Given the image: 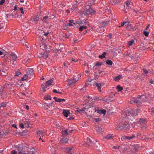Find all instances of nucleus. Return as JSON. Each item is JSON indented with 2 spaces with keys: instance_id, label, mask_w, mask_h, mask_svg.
<instances>
[{
  "instance_id": "1",
  "label": "nucleus",
  "mask_w": 154,
  "mask_h": 154,
  "mask_svg": "<svg viewBox=\"0 0 154 154\" xmlns=\"http://www.w3.org/2000/svg\"><path fill=\"white\" fill-rule=\"evenodd\" d=\"M138 110L136 109V110L133 112V114H131L132 112H129L128 111H127L126 112H125L122 115V117L125 119H126L127 120H131L132 119L136 116L138 114Z\"/></svg>"
},
{
  "instance_id": "2",
  "label": "nucleus",
  "mask_w": 154,
  "mask_h": 154,
  "mask_svg": "<svg viewBox=\"0 0 154 154\" xmlns=\"http://www.w3.org/2000/svg\"><path fill=\"white\" fill-rule=\"evenodd\" d=\"M147 95H146V96H141L140 97H137L136 98L133 97L131 99V104L136 103L137 104H139L141 103L142 101H148L146 100V99L147 98Z\"/></svg>"
},
{
  "instance_id": "3",
  "label": "nucleus",
  "mask_w": 154,
  "mask_h": 154,
  "mask_svg": "<svg viewBox=\"0 0 154 154\" xmlns=\"http://www.w3.org/2000/svg\"><path fill=\"white\" fill-rule=\"evenodd\" d=\"M130 126L128 122L123 121L122 123H119L116 128V129L121 130L123 129L127 130L130 128Z\"/></svg>"
},
{
  "instance_id": "4",
  "label": "nucleus",
  "mask_w": 154,
  "mask_h": 154,
  "mask_svg": "<svg viewBox=\"0 0 154 154\" xmlns=\"http://www.w3.org/2000/svg\"><path fill=\"white\" fill-rule=\"evenodd\" d=\"M88 9L86 8V9L82 12L81 13V15L84 14L85 15H87L88 16H90L95 13V11L92 9L90 6L89 5H88Z\"/></svg>"
},
{
  "instance_id": "5",
  "label": "nucleus",
  "mask_w": 154,
  "mask_h": 154,
  "mask_svg": "<svg viewBox=\"0 0 154 154\" xmlns=\"http://www.w3.org/2000/svg\"><path fill=\"white\" fill-rule=\"evenodd\" d=\"M37 138H38L39 140H42L43 142H45L44 138L45 137V133L43 131H39L37 132Z\"/></svg>"
},
{
  "instance_id": "6",
  "label": "nucleus",
  "mask_w": 154,
  "mask_h": 154,
  "mask_svg": "<svg viewBox=\"0 0 154 154\" xmlns=\"http://www.w3.org/2000/svg\"><path fill=\"white\" fill-rule=\"evenodd\" d=\"M10 63L14 65H15L17 64L16 59L17 56L16 54L13 53H11L9 54Z\"/></svg>"
},
{
  "instance_id": "7",
  "label": "nucleus",
  "mask_w": 154,
  "mask_h": 154,
  "mask_svg": "<svg viewBox=\"0 0 154 154\" xmlns=\"http://www.w3.org/2000/svg\"><path fill=\"white\" fill-rule=\"evenodd\" d=\"M8 74L7 71L5 66L2 64H0V75L5 76Z\"/></svg>"
},
{
  "instance_id": "8",
  "label": "nucleus",
  "mask_w": 154,
  "mask_h": 154,
  "mask_svg": "<svg viewBox=\"0 0 154 154\" xmlns=\"http://www.w3.org/2000/svg\"><path fill=\"white\" fill-rule=\"evenodd\" d=\"M39 20L38 17L36 16L31 18L29 20V23L31 24L35 25L37 23Z\"/></svg>"
},
{
  "instance_id": "9",
  "label": "nucleus",
  "mask_w": 154,
  "mask_h": 154,
  "mask_svg": "<svg viewBox=\"0 0 154 154\" xmlns=\"http://www.w3.org/2000/svg\"><path fill=\"white\" fill-rule=\"evenodd\" d=\"M85 22H82V21H77L76 22V24H78L80 27L79 28V30L80 31H82L83 29H86L87 28L86 26H84L82 25L84 24Z\"/></svg>"
},
{
  "instance_id": "10",
  "label": "nucleus",
  "mask_w": 154,
  "mask_h": 154,
  "mask_svg": "<svg viewBox=\"0 0 154 154\" xmlns=\"http://www.w3.org/2000/svg\"><path fill=\"white\" fill-rule=\"evenodd\" d=\"M100 25L101 28H104L109 24V21H106L104 20H101L100 21Z\"/></svg>"
},
{
  "instance_id": "11",
  "label": "nucleus",
  "mask_w": 154,
  "mask_h": 154,
  "mask_svg": "<svg viewBox=\"0 0 154 154\" xmlns=\"http://www.w3.org/2000/svg\"><path fill=\"white\" fill-rule=\"evenodd\" d=\"M139 122L141 125L142 129L144 130L146 128V126L145 125V121L143 119H140Z\"/></svg>"
},
{
  "instance_id": "12",
  "label": "nucleus",
  "mask_w": 154,
  "mask_h": 154,
  "mask_svg": "<svg viewBox=\"0 0 154 154\" xmlns=\"http://www.w3.org/2000/svg\"><path fill=\"white\" fill-rule=\"evenodd\" d=\"M50 153L51 154H55L56 151V148L54 146L51 145L50 146L49 148Z\"/></svg>"
},
{
  "instance_id": "13",
  "label": "nucleus",
  "mask_w": 154,
  "mask_h": 154,
  "mask_svg": "<svg viewBox=\"0 0 154 154\" xmlns=\"http://www.w3.org/2000/svg\"><path fill=\"white\" fill-rule=\"evenodd\" d=\"M78 80V79H77L75 77H73L72 78L69 79L68 82L71 84H74Z\"/></svg>"
},
{
  "instance_id": "14",
  "label": "nucleus",
  "mask_w": 154,
  "mask_h": 154,
  "mask_svg": "<svg viewBox=\"0 0 154 154\" xmlns=\"http://www.w3.org/2000/svg\"><path fill=\"white\" fill-rule=\"evenodd\" d=\"M33 72L34 70L33 69H28V71L27 72V74L28 76L32 75L34 74Z\"/></svg>"
},
{
  "instance_id": "15",
  "label": "nucleus",
  "mask_w": 154,
  "mask_h": 154,
  "mask_svg": "<svg viewBox=\"0 0 154 154\" xmlns=\"http://www.w3.org/2000/svg\"><path fill=\"white\" fill-rule=\"evenodd\" d=\"M144 73H145L146 75L149 76V75H151V74H152V72L150 70H147L146 69H143Z\"/></svg>"
},
{
  "instance_id": "16",
  "label": "nucleus",
  "mask_w": 154,
  "mask_h": 154,
  "mask_svg": "<svg viewBox=\"0 0 154 154\" xmlns=\"http://www.w3.org/2000/svg\"><path fill=\"white\" fill-rule=\"evenodd\" d=\"M135 137V136L134 135H132V136H124L121 138V139L122 140H123V139H127L128 140H130L131 139H132L134 137Z\"/></svg>"
},
{
  "instance_id": "17",
  "label": "nucleus",
  "mask_w": 154,
  "mask_h": 154,
  "mask_svg": "<svg viewBox=\"0 0 154 154\" xmlns=\"http://www.w3.org/2000/svg\"><path fill=\"white\" fill-rule=\"evenodd\" d=\"M73 147L69 148L67 147L65 149V151L68 154H72V149Z\"/></svg>"
},
{
  "instance_id": "18",
  "label": "nucleus",
  "mask_w": 154,
  "mask_h": 154,
  "mask_svg": "<svg viewBox=\"0 0 154 154\" xmlns=\"http://www.w3.org/2000/svg\"><path fill=\"white\" fill-rule=\"evenodd\" d=\"M50 20L49 17L48 16H45L43 17L42 20L45 23H48L49 22Z\"/></svg>"
},
{
  "instance_id": "19",
  "label": "nucleus",
  "mask_w": 154,
  "mask_h": 154,
  "mask_svg": "<svg viewBox=\"0 0 154 154\" xmlns=\"http://www.w3.org/2000/svg\"><path fill=\"white\" fill-rule=\"evenodd\" d=\"M67 132V131L65 129L64 130H63L62 131V137L64 138L66 136L68 135Z\"/></svg>"
},
{
  "instance_id": "20",
  "label": "nucleus",
  "mask_w": 154,
  "mask_h": 154,
  "mask_svg": "<svg viewBox=\"0 0 154 154\" xmlns=\"http://www.w3.org/2000/svg\"><path fill=\"white\" fill-rule=\"evenodd\" d=\"M68 139L64 138H62L60 140V142L62 143L66 144L68 143Z\"/></svg>"
},
{
  "instance_id": "21",
  "label": "nucleus",
  "mask_w": 154,
  "mask_h": 154,
  "mask_svg": "<svg viewBox=\"0 0 154 154\" xmlns=\"http://www.w3.org/2000/svg\"><path fill=\"white\" fill-rule=\"evenodd\" d=\"M97 112L100 114H103L105 115L106 113V111L105 109L97 110Z\"/></svg>"
},
{
  "instance_id": "22",
  "label": "nucleus",
  "mask_w": 154,
  "mask_h": 154,
  "mask_svg": "<svg viewBox=\"0 0 154 154\" xmlns=\"http://www.w3.org/2000/svg\"><path fill=\"white\" fill-rule=\"evenodd\" d=\"M76 22H75V23L73 22V20H69V23L67 25H69V26H73L75 24H76Z\"/></svg>"
},
{
  "instance_id": "23",
  "label": "nucleus",
  "mask_w": 154,
  "mask_h": 154,
  "mask_svg": "<svg viewBox=\"0 0 154 154\" xmlns=\"http://www.w3.org/2000/svg\"><path fill=\"white\" fill-rule=\"evenodd\" d=\"M154 137L153 134H149L147 135V140H151Z\"/></svg>"
},
{
  "instance_id": "24",
  "label": "nucleus",
  "mask_w": 154,
  "mask_h": 154,
  "mask_svg": "<svg viewBox=\"0 0 154 154\" xmlns=\"http://www.w3.org/2000/svg\"><path fill=\"white\" fill-rule=\"evenodd\" d=\"M6 103L3 102L2 103L0 104V109H2V108H4L5 107H6Z\"/></svg>"
},
{
  "instance_id": "25",
  "label": "nucleus",
  "mask_w": 154,
  "mask_h": 154,
  "mask_svg": "<svg viewBox=\"0 0 154 154\" xmlns=\"http://www.w3.org/2000/svg\"><path fill=\"white\" fill-rule=\"evenodd\" d=\"M113 136L112 134H108L106 137H105L104 138L107 140H109L112 138Z\"/></svg>"
},
{
  "instance_id": "26",
  "label": "nucleus",
  "mask_w": 154,
  "mask_h": 154,
  "mask_svg": "<svg viewBox=\"0 0 154 154\" xmlns=\"http://www.w3.org/2000/svg\"><path fill=\"white\" fill-rule=\"evenodd\" d=\"M47 87V85H46L42 84L41 85V88L43 90V91L45 92V88Z\"/></svg>"
},
{
  "instance_id": "27",
  "label": "nucleus",
  "mask_w": 154,
  "mask_h": 154,
  "mask_svg": "<svg viewBox=\"0 0 154 154\" xmlns=\"http://www.w3.org/2000/svg\"><path fill=\"white\" fill-rule=\"evenodd\" d=\"M68 113H69V111L64 110L63 112V114L64 116L67 117L68 116Z\"/></svg>"
},
{
  "instance_id": "28",
  "label": "nucleus",
  "mask_w": 154,
  "mask_h": 154,
  "mask_svg": "<svg viewBox=\"0 0 154 154\" xmlns=\"http://www.w3.org/2000/svg\"><path fill=\"white\" fill-rule=\"evenodd\" d=\"M53 79H51L50 80H49L48 81H47L46 82V84L48 85V86H49L50 85H51L52 82L53 81Z\"/></svg>"
},
{
  "instance_id": "29",
  "label": "nucleus",
  "mask_w": 154,
  "mask_h": 154,
  "mask_svg": "<svg viewBox=\"0 0 154 154\" xmlns=\"http://www.w3.org/2000/svg\"><path fill=\"white\" fill-rule=\"evenodd\" d=\"M118 1L117 0H111L110 3L113 5H115L118 3Z\"/></svg>"
},
{
  "instance_id": "30",
  "label": "nucleus",
  "mask_w": 154,
  "mask_h": 154,
  "mask_svg": "<svg viewBox=\"0 0 154 154\" xmlns=\"http://www.w3.org/2000/svg\"><path fill=\"white\" fill-rule=\"evenodd\" d=\"M28 75L27 74H25L23 76V77L21 78V80L22 81H25L26 80V79H27L28 78Z\"/></svg>"
},
{
  "instance_id": "31",
  "label": "nucleus",
  "mask_w": 154,
  "mask_h": 154,
  "mask_svg": "<svg viewBox=\"0 0 154 154\" xmlns=\"http://www.w3.org/2000/svg\"><path fill=\"white\" fill-rule=\"evenodd\" d=\"M23 123L25 128H28L30 126V124L27 122H25Z\"/></svg>"
},
{
  "instance_id": "32",
  "label": "nucleus",
  "mask_w": 154,
  "mask_h": 154,
  "mask_svg": "<svg viewBox=\"0 0 154 154\" xmlns=\"http://www.w3.org/2000/svg\"><path fill=\"white\" fill-rule=\"evenodd\" d=\"M97 132L98 133H101L103 132V130L100 127H98L97 129Z\"/></svg>"
},
{
  "instance_id": "33",
  "label": "nucleus",
  "mask_w": 154,
  "mask_h": 154,
  "mask_svg": "<svg viewBox=\"0 0 154 154\" xmlns=\"http://www.w3.org/2000/svg\"><path fill=\"white\" fill-rule=\"evenodd\" d=\"M122 75H119L118 76H117L115 77L114 80L115 81L119 80L122 78Z\"/></svg>"
},
{
  "instance_id": "34",
  "label": "nucleus",
  "mask_w": 154,
  "mask_h": 154,
  "mask_svg": "<svg viewBox=\"0 0 154 154\" xmlns=\"http://www.w3.org/2000/svg\"><path fill=\"white\" fill-rule=\"evenodd\" d=\"M86 108H83L82 109H78L76 111L77 112L80 113L84 111L85 110Z\"/></svg>"
},
{
  "instance_id": "35",
  "label": "nucleus",
  "mask_w": 154,
  "mask_h": 154,
  "mask_svg": "<svg viewBox=\"0 0 154 154\" xmlns=\"http://www.w3.org/2000/svg\"><path fill=\"white\" fill-rule=\"evenodd\" d=\"M106 63L108 65L111 66L112 65L113 63L111 60H106Z\"/></svg>"
},
{
  "instance_id": "36",
  "label": "nucleus",
  "mask_w": 154,
  "mask_h": 154,
  "mask_svg": "<svg viewBox=\"0 0 154 154\" xmlns=\"http://www.w3.org/2000/svg\"><path fill=\"white\" fill-rule=\"evenodd\" d=\"M134 41L133 40H131L128 42V46H130L134 44Z\"/></svg>"
},
{
  "instance_id": "37",
  "label": "nucleus",
  "mask_w": 154,
  "mask_h": 154,
  "mask_svg": "<svg viewBox=\"0 0 154 154\" xmlns=\"http://www.w3.org/2000/svg\"><path fill=\"white\" fill-rule=\"evenodd\" d=\"M132 4V3L131 2H129V1H127L125 4V5L124 6H128V5H131V4Z\"/></svg>"
},
{
  "instance_id": "38",
  "label": "nucleus",
  "mask_w": 154,
  "mask_h": 154,
  "mask_svg": "<svg viewBox=\"0 0 154 154\" xmlns=\"http://www.w3.org/2000/svg\"><path fill=\"white\" fill-rule=\"evenodd\" d=\"M106 54L105 52H104L101 55H100L99 56V57L101 59L104 58L105 57V55Z\"/></svg>"
},
{
  "instance_id": "39",
  "label": "nucleus",
  "mask_w": 154,
  "mask_h": 154,
  "mask_svg": "<svg viewBox=\"0 0 154 154\" xmlns=\"http://www.w3.org/2000/svg\"><path fill=\"white\" fill-rule=\"evenodd\" d=\"M95 85L96 86V87H97V88L99 90V91H100V86H101V84H99V83H96L95 84Z\"/></svg>"
},
{
  "instance_id": "40",
  "label": "nucleus",
  "mask_w": 154,
  "mask_h": 154,
  "mask_svg": "<svg viewBox=\"0 0 154 154\" xmlns=\"http://www.w3.org/2000/svg\"><path fill=\"white\" fill-rule=\"evenodd\" d=\"M65 100V99H63L61 98H58L57 100H56V102H61Z\"/></svg>"
},
{
  "instance_id": "41",
  "label": "nucleus",
  "mask_w": 154,
  "mask_h": 154,
  "mask_svg": "<svg viewBox=\"0 0 154 154\" xmlns=\"http://www.w3.org/2000/svg\"><path fill=\"white\" fill-rule=\"evenodd\" d=\"M19 126L20 128H25V126L23 125V123L22 122H20L19 123Z\"/></svg>"
},
{
  "instance_id": "42",
  "label": "nucleus",
  "mask_w": 154,
  "mask_h": 154,
  "mask_svg": "<svg viewBox=\"0 0 154 154\" xmlns=\"http://www.w3.org/2000/svg\"><path fill=\"white\" fill-rule=\"evenodd\" d=\"M51 97L49 95H47L44 97V99L46 100H51Z\"/></svg>"
},
{
  "instance_id": "43",
  "label": "nucleus",
  "mask_w": 154,
  "mask_h": 154,
  "mask_svg": "<svg viewBox=\"0 0 154 154\" xmlns=\"http://www.w3.org/2000/svg\"><path fill=\"white\" fill-rule=\"evenodd\" d=\"M67 131V133L69 134H71L72 131H73V130H70L69 129H65Z\"/></svg>"
},
{
  "instance_id": "44",
  "label": "nucleus",
  "mask_w": 154,
  "mask_h": 154,
  "mask_svg": "<svg viewBox=\"0 0 154 154\" xmlns=\"http://www.w3.org/2000/svg\"><path fill=\"white\" fill-rule=\"evenodd\" d=\"M117 88L118 91H121L123 89V88L122 87H121L120 85H118L117 86Z\"/></svg>"
},
{
  "instance_id": "45",
  "label": "nucleus",
  "mask_w": 154,
  "mask_h": 154,
  "mask_svg": "<svg viewBox=\"0 0 154 154\" xmlns=\"http://www.w3.org/2000/svg\"><path fill=\"white\" fill-rule=\"evenodd\" d=\"M147 135H143L142 138H141L142 140H147Z\"/></svg>"
},
{
  "instance_id": "46",
  "label": "nucleus",
  "mask_w": 154,
  "mask_h": 154,
  "mask_svg": "<svg viewBox=\"0 0 154 154\" xmlns=\"http://www.w3.org/2000/svg\"><path fill=\"white\" fill-rule=\"evenodd\" d=\"M44 55V53H41L39 54L37 56L38 57H43V55Z\"/></svg>"
},
{
  "instance_id": "47",
  "label": "nucleus",
  "mask_w": 154,
  "mask_h": 154,
  "mask_svg": "<svg viewBox=\"0 0 154 154\" xmlns=\"http://www.w3.org/2000/svg\"><path fill=\"white\" fill-rule=\"evenodd\" d=\"M149 34V32L147 31H145L143 32V34L146 37L148 36Z\"/></svg>"
},
{
  "instance_id": "48",
  "label": "nucleus",
  "mask_w": 154,
  "mask_h": 154,
  "mask_svg": "<svg viewBox=\"0 0 154 154\" xmlns=\"http://www.w3.org/2000/svg\"><path fill=\"white\" fill-rule=\"evenodd\" d=\"M19 154H30V153H24V152L23 151H19ZM31 154H34V153H32Z\"/></svg>"
},
{
  "instance_id": "49",
  "label": "nucleus",
  "mask_w": 154,
  "mask_h": 154,
  "mask_svg": "<svg viewBox=\"0 0 154 154\" xmlns=\"http://www.w3.org/2000/svg\"><path fill=\"white\" fill-rule=\"evenodd\" d=\"M48 57L47 53H44V55H43V58L44 59H46Z\"/></svg>"
},
{
  "instance_id": "50",
  "label": "nucleus",
  "mask_w": 154,
  "mask_h": 154,
  "mask_svg": "<svg viewBox=\"0 0 154 154\" xmlns=\"http://www.w3.org/2000/svg\"><path fill=\"white\" fill-rule=\"evenodd\" d=\"M101 65H102V63H101L98 62L95 64V66H100Z\"/></svg>"
},
{
  "instance_id": "51",
  "label": "nucleus",
  "mask_w": 154,
  "mask_h": 154,
  "mask_svg": "<svg viewBox=\"0 0 154 154\" xmlns=\"http://www.w3.org/2000/svg\"><path fill=\"white\" fill-rule=\"evenodd\" d=\"M20 10L21 11V13L23 14L24 13V11H23V8L22 7L20 8Z\"/></svg>"
},
{
  "instance_id": "52",
  "label": "nucleus",
  "mask_w": 154,
  "mask_h": 154,
  "mask_svg": "<svg viewBox=\"0 0 154 154\" xmlns=\"http://www.w3.org/2000/svg\"><path fill=\"white\" fill-rule=\"evenodd\" d=\"M95 121L96 122H98L101 121V120L99 118H96L94 119Z\"/></svg>"
},
{
  "instance_id": "53",
  "label": "nucleus",
  "mask_w": 154,
  "mask_h": 154,
  "mask_svg": "<svg viewBox=\"0 0 154 154\" xmlns=\"http://www.w3.org/2000/svg\"><path fill=\"white\" fill-rule=\"evenodd\" d=\"M20 74H21V73L19 71H17L15 72V76H18Z\"/></svg>"
},
{
  "instance_id": "54",
  "label": "nucleus",
  "mask_w": 154,
  "mask_h": 154,
  "mask_svg": "<svg viewBox=\"0 0 154 154\" xmlns=\"http://www.w3.org/2000/svg\"><path fill=\"white\" fill-rule=\"evenodd\" d=\"M5 134L4 132H2L1 130L0 129V136H2L4 135Z\"/></svg>"
},
{
  "instance_id": "55",
  "label": "nucleus",
  "mask_w": 154,
  "mask_h": 154,
  "mask_svg": "<svg viewBox=\"0 0 154 154\" xmlns=\"http://www.w3.org/2000/svg\"><path fill=\"white\" fill-rule=\"evenodd\" d=\"M127 22H122L121 23V25L120 26H119V27H121L123 26L125 24H126Z\"/></svg>"
},
{
  "instance_id": "56",
  "label": "nucleus",
  "mask_w": 154,
  "mask_h": 154,
  "mask_svg": "<svg viewBox=\"0 0 154 154\" xmlns=\"http://www.w3.org/2000/svg\"><path fill=\"white\" fill-rule=\"evenodd\" d=\"M5 2V0H1L0 1V5H3Z\"/></svg>"
},
{
  "instance_id": "57",
  "label": "nucleus",
  "mask_w": 154,
  "mask_h": 154,
  "mask_svg": "<svg viewBox=\"0 0 154 154\" xmlns=\"http://www.w3.org/2000/svg\"><path fill=\"white\" fill-rule=\"evenodd\" d=\"M17 152L14 150L11 151L12 154H17Z\"/></svg>"
},
{
  "instance_id": "58",
  "label": "nucleus",
  "mask_w": 154,
  "mask_h": 154,
  "mask_svg": "<svg viewBox=\"0 0 154 154\" xmlns=\"http://www.w3.org/2000/svg\"><path fill=\"white\" fill-rule=\"evenodd\" d=\"M125 8H128V9H129L131 8V5H128V6H124Z\"/></svg>"
},
{
  "instance_id": "59",
  "label": "nucleus",
  "mask_w": 154,
  "mask_h": 154,
  "mask_svg": "<svg viewBox=\"0 0 154 154\" xmlns=\"http://www.w3.org/2000/svg\"><path fill=\"white\" fill-rule=\"evenodd\" d=\"M77 61V60L76 59H72L71 60H70V61L71 62L72 61H74L75 62H76Z\"/></svg>"
},
{
  "instance_id": "60",
  "label": "nucleus",
  "mask_w": 154,
  "mask_h": 154,
  "mask_svg": "<svg viewBox=\"0 0 154 154\" xmlns=\"http://www.w3.org/2000/svg\"><path fill=\"white\" fill-rule=\"evenodd\" d=\"M87 97L86 100L87 101H89L90 100L91 98V97Z\"/></svg>"
},
{
  "instance_id": "61",
  "label": "nucleus",
  "mask_w": 154,
  "mask_h": 154,
  "mask_svg": "<svg viewBox=\"0 0 154 154\" xmlns=\"http://www.w3.org/2000/svg\"><path fill=\"white\" fill-rule=\"evenodd\" d=\"M149 82L151 84H154V81L152 80H149Z\"/></svg>"
},
{
  "instance_id": "62",
  "label": "nucleus",
  "mask_w": 154,
  "mask_h": 154,
  "mask_svg": "<svg viewBox=\"0 0 154 154\" xmlns=\"http://www.w3.org/2000/svg\"><path fill=\"white\" fill-rule=\"evenodd\" d=\"M87 142L88 143H89V142H90V143L91 142V140L89 138H87Z\"/></svg>"
},
{
  "instance_id": "63",
  "label": "nucleus",
  "mask_w": 154,
  "mask_h": 154,
  "mask_svg": "<svg viewBox=\"0 0 154 154\" xmlns=\"http://www.w3.org/2000/svg\"><path fill=\"white\" fill-rule=\"evenodd\" d=\"M54 15H51L50 17H49L50 19H54Z\"/></svg>"
},
{
  "instance_id": "64",
  "label": "nucleus",
  "mask_w": 154,
  "mask_h": 154,
  "mask_svg": "<svg viewBox=\"0 0 154 154\" xmlns=\"http://www.w3.org/2000/svg\"><path fill=\"white\" fill-rule=\"evenodd\" d=\"M49 34V32H47L45 33V34H44V35L46 36H47Z\"/></svg>"
}]
</instances>
